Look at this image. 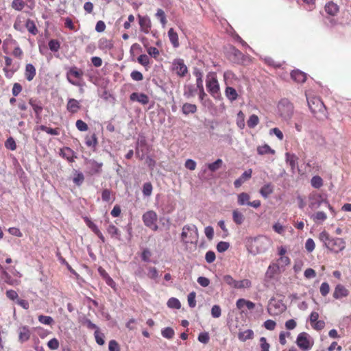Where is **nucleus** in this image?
Returning <instances> with one entry per match:
<instances>
[{"label":"nucleus","mask_w":351,"mask_h":351,"mask_svg":"<svg viewBox=\"0 0 351 351\" xmlns=\"http://www.w3.org/2000/svg\"><path fill=\"white\" fill-rule=\"evenodd\" d=\"M270 245V240L265 236H258L251 238L247 244L250 253L256 255L265 252Z\"/></svg>","instance_id":"f257e3e1"},{"label":"nucleus","mask_w":351,"mask_h":351,"mask_svg":"<svg viewBox=\"0 0 351 351\" xmlns=\"http://www.w3.org/2000/svg\"><path fill=\"white\" fill-rule=\"evenodd\" d=\"M199 240L197 228L194 224H187L183 226L181 233V241L184 244L196 245Z\"/></svg>","instance_id":"f03ea898"},{"label":"nucleus","mask_w":351,"mask_h":351,"mask_svg":"<svg viewBox=\"0 0 351 351\" xmlns=\"http://www.w3.org/2000/svg\"><path fill=\"white\" fill-rule=\"evenodd\" d=\"M306 97L308 108L315 116H318L319 114L325 115V106L319 97H309L306 93Z\"/></svg>","instance_id":"7ed1b4c3"},{"label":"nucleus","mask_w":351,"mask_h":351,"mask_svg":"<svg viewBox=\"0 0 351 351\" xmlns=\"http://www.w3.org/2000/svg\"><path fill=\"white\" fill-rule=\"evenodd\" d=\"M84 72L76 66L70 67L66 72V79L68 82L75 86H82L80 82L82 79Z\"/></svg>","instance_id":"20e7f679"},{"label":"nucleus","mask_w":351,"mask_h":351,"mask_svg":"<svg viewBox=\"0 0 351 351\" xmlns=\"http://www.w3.org/2000/svg\"><path fill=\"white\" fill-rule=\"evenodd\" d=\"M280 116L285 120L290 119L293 112V106L287 99H282L278 105Z\"/></svg>","instance_id":"39448f33"},{"label":"nucleus","mask_w":351,"mask_h":351,"mask_svg":"<svg viewBox=\"0 0 351 351\" xmlns=\"http://www.w3.org/2000/svg\"><path fill=\"white\" fill-rule=\"evenodd\" d=\"M296 344L302 351H309L313 348L314 341L308 333L303 332L298 335Z\"/></svg>","instance_id":"423d86ee"},{"label":"nucleus","mask_w":351,"mask_h":351,"mask_svg":"<svg viewBox=\"0 0 351 351\" xmlns=\"http://www.w3.org/2000/svg\"><path fill=\"white\" fill-rule=\"evenodd\" d=\"M206 88L208 91L213 97H216L219 92V84L218 83L216 74L210 73L206 76Z\"/></svg>","instance_id":"0eeeda50"},{"label":"nucleus","mask_w":351,"mask_h":351,"mask_svg":"<svg viewBox=\"0 0 351 351\" xmlns=\"http://www.w3.org/2000/svg\"><path fill=\"white\" fill-rule=\"evenodd\" d=\"M327 203V199L324 195L314 192L308 196V206L312 210L319 208L322 204Z\"/></svg>","instance_id":"6e6552de"},{"label":"nucleus","mask_w":351,"mask_h":351,"mask_svg":"<svg viewBox=\"0 0 351 351\" xmlns=\"http://www.w3.org/2000/svg\"><path fill=\"white\" fill-rule=\"evenodd\" d=\"M142 219L145 226L154 231L158 230V226L156 224L158 216L156 212L153 210L147 211L143 215Z\"/></svg>","instance_id":"1a4fd4ad"},{"label":"nucleus","mask_w":351,"mask_h":351,"mask_svg":"<svg viewBox=\"0 0 351 351\" xmlns=\"http://www.w3.org/2000/svg\"><path fill=\"white\" fill-rule=\"evenodd\" d=\"M171 70L179 77H184L188 72V69L184 62V60L180 58L176 59L173 61L171 64Z\"/></svg>","instance_id":"9d476101"},{"label":"nucleus","mask_w":351,"mask_h":351,"mask_svg":"<svg viewBox=\"0 0 351 351\" xmlns=\"http://www.w3.org/2000/svg\"><path fill=\"white\" fill-rule=\"evenodd\" d=\"M346 247V241L342 238H331L329 241L328 245L326 246L329 250L338 253L342 251Z\"/></svg>","instance_id":"9b49d317"},{"label":"nucleus","mask_w":351,"mask_h":351,"mask_svg":"<svg viewBox=\"0 0 351 351\" xmlns=\"http://www.w3.org/2000/svg\"><path fill=\"white\" fill-rule=\"evenodd\" d=\"M285 309V305L280 301L271 300L269 301L267 311L271 315H278Z\"/></svg>","instance_id":"f8f14e48"},{"label":"nucleus","mask_w":351,"mask_h":351,"mask_svg":"<svg viewBox=\"0 0 351 351\" xmlns=\"http://www.w3.org/2000/svg\"><path fill=\"white\" fill-rule=\"evenodd\" d=\"M349 293L348 289H347L345 286L338 284L335 288L332 295L335 299L339 300L347 297L349 295Z\"/></svg>","instance_id":"ddd939ff"},{"label":"nucleus","mask_w":351,"mask_h":351,"mask_svg":"<svg viewBox=\"0 0 351 351\" xmlns=\"http://www.w3.org/2000/svg\"><path fill=\"white\" fill-rule=\"evenodd\" d=\"M283 271L280 267L276 265L275 263H271L265 273V278L269 280H271L274 278V276L277 274H280Z\"/></svg>","instance_id":"4468645a"},{"label":"nucleus","mask_w":351,"mask_h":351,"mask_svg":"<svg viewBox=\"0 0 351 351\" xmlns=\"http://www.w3.org/2000/svg\"><path fill=\"white\" fill-rule=\"evenodd\" d=\"M19 333V341L21 343L25 342L28 341L30 338V330L28 326H23L19 328L18 329Z\"/></svg>","instance_id":"2eb2a0df"},{"label":"nucleus","mask_w":351,"mask_h":351,"mask_svg":"<svg viewBox=\"0 0 351 351\" xmlns=\"http://www.w3.org/2000/svg\"><path fill=\"white\" fill-rule=\"evenodd\" d=\"M130 99L132 101H137L143 105L147 104L149 101L147 95L138 93H132L130 96Z\"/></svg>","instance_id":"dca6fc26"},{"label":"nucleus","mask_w":351,"mask_h":351,"mask_svg":"<svg viewBox=\"0 0 351 351\" xmlns=\"http://www.w3.org/2000/svg\"><path fill=\"white\" fill-rule=\"evenodd\" d=\"M139 25L141 30L145 34H147L151 28V21L147 16H138Z\"/></svg>","instance_id":"f3484780"},{"label":"nucleus","mask_w":351,"mask_h":351,"mask_svg":"<svg viewBox=\"0 0 351 351\" xmlns=\"http://www.w3.org/2000/svg\"><path fill=\"white\" fill-rule=\"evenodd\" d=\"M80 108V101L75 99H69L67 105H66V110L74 114L76 113L78 110Z\"/></svg>","instance_id":"a211bd4d"},{"label":"nucleus","mask_w":351,"mask_h":351,"mask_svg":"<svg viewBox=\"0 0 351 351\" xmlns=\"http://www.w3.org/2000/svg\"><path fill=\"white\" fill-rule=\"evenodd\" d=\"M291 77L294 81L298 83H303L306 80V73L300 70L292 71L291 73Z\"/></svg>","instance_id":"6ab92c4d"},{"label":"nucleus","mask_w":351,"mask_h":351,"mask_svg":"<svg viewBox=\"0 0 351 351\" xmlns=\"http://www.w3.org/2000/svg\"><path fill=\"white\" fill-rule=\"evenodd\" d=\"M36 75V69L32 64H27L25 70V76L27 81H32Z\"/></svg>","instance_id":"aec40b11"},{"label":"nucleus","mask_w":351,"mask_h":351,"mask_svg":"<svg viewBox=\"0 0 351 351\" xmlns=\"http://www.w3.org/2000/svg\"><path fill=\"white\" fill-rule=\"evenodd\" d=\"M168 36L169 38V40L173 47L177 48L179 47V40H178V34L174 31L173 28H170L168 31Z\"/></svg>","instance_id":"412c9836"},{"label":"nucleus","mask_w":351,"mask_h":351,"mask_svg":"<svg viewBox=\"0 0 351 351\" xmlns=\"http://www.w3.org/2000/svg\"><path fill=\"white\" fill-rule=\"evenodd\" d=\"M339 6L332 1L325 5V11L330 16L336 15L339 12Z\"/></svg>","instance_id":"4be33fe9"},{"label":"nucleus","mask_w":351,"mask_h":351,"mask_svg":"<svg viewBox=\"0 0 351 351\" xmlns=\"http://www.w3.org/2000/svg\"><path fill=\"white\" fill-rule=\"evenodd\" d=\"M274 192V186L271 183L264 184L260 189V193L264 198H267Z\"/></svg>","instance_id":"5701e85b"},{"label":"nucleus","mask_w":351,"mask_h":351,"mask_svg":"<svg viewBox=\"0 0 351 351\" xmlns=\"http://www.w3.org/2000/svg\"><path fill=\"white\" fill-rule=\"evenodd\" d=\"M29 104L33 108V110L36 114V116L37 117H39L43 111V106H42L40 102L37 101L36 100H34L33 99H30L29 100Z\"/></svg>","instance_id":"b1692460"},{"label":"nucleus","mask_w":351,"mask_h":351,"mask_svg":"<svg viewBox=\"0 0 351 351\" xmlns=\"http://www.w3.org/2000/svg\"><path fill=\"white\" fill-rule=\"evenodd\" d=\"M285 159L287 163H288L292 170H293L296 167L298 158L295 154L286 153Z\"/></svg>","instance_id":"393cba45"},{"label":"nucleus","mask_w":351,"mask_h":351,"mask_svg":"<svg viewBox=\"0 0 351 351\" xmlns=\"http://www.w3.org/2000/svg\"><path fill=\"white\" fill-rule=\"evenodd\" d=\"M290 263L291 260L287 256H279L275 262V263H276V265H278L282 271L285 270V267L289 265Z\"/></svg>","instance_id":"a878e982"},{"label":"nucleus","mask_w":351,"mask_h":351,"mask_svg":"<svg viewBox=\"0 0 351 351\" xmlns=\"http://www.w3.org/2000/svg\"><path fill=\"white\" fill-rule=\"evenodd\" d=\"M182 111L185 115L193 114L197 111V106L195 104L185 103L182 106Z\"/></svg>","instance_id":"bb28decb"},{"label":"nucleus","mask_w":351,"mask_h":351,"mask_svg":"<svg viewBox=\"0 0 351 351\" xmlns=\"http://www.w3.org/2000/svg\"><path fill=\"white\" fill-rule=\"evenodd\" d=\"M232 219L236 224L241 225L243 223L245 217L241 212L236 209L232 212Z\"/></svg>","instance_id":"cd10ccee"},{"label":"nucleus","mask_w":351,"mask_h":351,"mask_svg":"<svg viewBox=\"0 0 351 351\" xmlns=\"http://www.w3.org/2000/svg\"><path fill=\"white\" fill-rule=\"evenodd\" d=\"M193 75L196 77V85L197 88H202L203 86V73L202 71L197 68L193 70Z\"/></svg>","instance_id":"c85d7f7f"},{"label":"nucleus","mask_w":351,"mask_h":351,"mask_svg":"<svg viewBox=\"0 0 351 351\" xmlns=\"http://www.w3.org/2000/svg\"><path fill=\"white\" fill-rule=\"evenodd\" d=\"M225 94L227 98L231 101H235L238 97L237 90L230 86L226 87Z\"/></svg>","instance_id":"c756f323"},{"label":"nucleus","mask_w":351,"mask_h":351,"mask_svg":"<svg viewBox=\"0 0 351 351\" xmlns=\"http://www.w3.org/2000/svg\"><path fill=\"white\" fill-rule=\"evenodd\" d=\"M99 47L102 50H110L113 47V43L110 40L101 38L99 41Z\"/></svg>","instance_id":"7c9ffc66"},{"label":"nucleus","mask_w":351,"mask_h":351,"mask_svg":"<svg viewBox=\"0 0 351 351\" xmlns=\"http://www.w3.org/2000/svg\"><path fill=\"white\" fill-rule=\"evenodd\" d=\"M311 218L315 223H322L327 219L326 214L323 211H318L311 215Z\"/></svg>","instance_id":"2f4dec72"},{"label":"nucleus","mask_w":351,"mask_h":351,"mask_svg":"<svg viewBox=\"0 0 351 351\" xmlns=\"http://www.w3.org/2000/svg\"><path fill=\"white\" fill-rule=\"evenodd\" d=\"M25 26L30 34L32 35L37 34L38 29L33 21L31 19H27L25 23Z\"/></svg>","instance_id":"473e14b6"},{"label":"nucleus","mask_w":351,"mask_h":351,"mask_svg":"<svg viewBox=\"0 0 351 351\" xmlns=\"http://www.w3.org/2000/svg\"><path fill=\"white\" fill-rule=\"evenodd\" d=\"M250 196L247 193H241L238 195V204L240 206L248 205Z\"/></svg>","instance_id":"72a5a7b5"},{"label":"nucleus","mask_w":351,"mask_h":351,"mask_svg":"<svg viewBox=\"0 0 351 351\" xmlns=\"http://www.w3.org/2000/svg\"><path fill=\"white\" fill-rule=\"evenodd\" d=\"M254 332L250 330H246L243 332H241L239 333L238 337L239 339L242 341H245L246 340L251 339L253 338Z\"/></svg>","instance_id":"f704fd0d"},{"label":"nucleus","mask_w":351,"mask_h":351,"mask_svg":"<svg viewBox=\"0 0 351 351\" xmlns=\"http://www.w3.org/2000/svg\"><path fill=\"white\" fill-rule=\"evenodd\" d=\"M257 152L259 155H264L267 154H274L275 150L271 149L269 145L265 144L262 146H259L257 148Z\"/></svg>","instance_id":"c9c22d12"},{"label":"nucleus","mask_w":351,"mask_h":351,"mask_svg":"<svg viewBox=\"0 0 351 351\" xmlns=\"http://www.w3.org/2000/svg\"><path fill=\"white\" fill-rule=\"evenodd\" d=\"M195 92H196V88L194 87L193 85L190 84V85L186 86L184 87V96L186 98L189 99L191 97H194Z\"/></svg>","instance_id":"e433bc0d"},{"label":"nucleus","mask_w":351,"mask_h":351,"mask_svg":"<svg viewBox=\"0 0 351 351\" xmlns=\"http://www.w3.org/2000/svg\"><path fill=\"white\" fill-rule=\"evenodd\" d=\"M107 232L109 234L111 235L112 237L119 239H120V232L119 229L115 227L114 225H109L107 228Z\"/></svg>","instance_id":"4c0bfd02"},{"label":"nucleus","mask_w":351,"mask_h":351,"mask_svg":"<svg viewBox=\"0 0 351 351\" xmlns=\"http://www.w3.org/2000/svg\"><path fill=\"white\" fill-rule=\"evenodd\" d=\"M161 335L164 338L171 339L173 337L175 332L172 328L167 327L161 330Z\"/></svg>","instance_id":"58836bf2"},{"label":"nucleus","mask_w":351,"mask_h":351,"mask_svg":"<svg viewBox=\"0 0 351 351\" xmlns=\"http://www.w3.org/2000/svg\"><path fill=\"white\" fill-rule=\"evenodd\" d=\"M167 306L170 308L179 309L181 307V304L177 298H171L167 301Z\"/></svg>","instance_id":"ea45409f"},{"label":"nucleus","mask_w":351,"mask_h":351,"mask_svg":"<svg viewBox=\"0 0 351 351\" xmlns=\"http://www.w3.org/2000/svg\"><path fill=\"white\" fill-rule=\"evenodd\" d=\"M311 186L315 189H319L323 185V180L320 176H313L311 180Z\"/></svg>","instance_id":"a19ab883"},{"label":"nucleus","mask_w":351,"mask_h":351,"mask_svg":"<svg viewBox=\"0 0 351 351\" xmlns=\"http://www.w3.org/2000/svg\"><path fill=\"white\" fill-rule=\"evenodd\" d=\"M259 123V119L257 115L252 114L247 121V126L250 128H255Z\"/></svg>","instance_id":"79ce46f5"},{"label":"nucleus","mask_w":351,"mask_h":351,"mask_svg":"<svg viewBox=\"0 0 351 351\" xmlns=\"http://www.w3.org/2000/svg\"><path fill=\"white\" fill-rule=\"evenodd\" d=\"M332 237H330L329 234L326 231H322L319 235V240L324 243V245L326 247L328 245L329 241Z\"/></svg>","instance_id":"37998d69"},{"label":"nucleus","mask_w":351,"mask_h":351,"mask_svg":"<svg viewBox=\"0 0 351 351\" xmlns=\"http://www.w3.org/2000/svg\"><path fill=\"white\" fill-rule=\"evenodd\" d=\"M222 163L223 161L221 159H217L214 162L208 164V168L210 171L215 172L221 167Z\"/></svg>","instance_id":"c03bdc74"},{"label":"nucleus","mask_w":351,"mask_h":351,"mask_svg":"<svg viewBox=\"0 0 351 351\" xmlns=\"http://www.w3.org/2000/svg\"><path fill=\"white\" fill-rule=\"evenodd\" d=\"M223 280L231 288L235 289V287H237V280H234L230 275H225L223 277Z\"/></svg>","instance_id":"a18cd8bd"},{"label":"nucleus","mask_w":351,"mask_h":351,"mask_svg":"<svg viewBox=\"0 0 351 351\" xmlns=\"http://www.w3.org/2000/svg\"><path fill=\"white\" fill-rule=\"evenodd\" d=\"M237 125L240 129H243L245 127V115L242 111L237 113Z\"/></svg>","instance_id":"49530a36"},{"label":"nucleus","mask_w":351,"mask_h":351,"mask_svg":"<svg viewBox=\"0 0 351 351\" xmlns=\"http://www.w3.org/2000/svg\"><path fill=\"white\" fill-rule=\"evenodd\" d=\"M236 284H237V287H235V289H237L249 288L251 287V285H252L250 280H249L247 279L237 280Z\"/></svg>","instance_id":"de8ad7c7"},{"label":"nucleus","mask_w":351,"mask_h":351,"mask_svg":"<svg viewBox=\"0 0 351 351\" xmlns=\"http://www.w3.org/2000/svg\"><path fill=\"white\" fill-rule=\"evenodd\" d=\"M156 16L160 20L162 27H165L167 23V19L165 12L162 9H158Z\"/></svg>","instance_id":"09e8293b"},{"label":"nucleus","mask_w":351,"mask_h":351,"mask_svg":"<svg viewBox=\"0 0 351 351\" xmlns=\"http://www.w3.org/2000/svg\"><path fill=\"white\" fill-rule=\"evenodd\" d=\"M38 319L41 324L45 325L50 326L53 323V319L50 316L40 315L38 316Z\"/></svg>","instance_id":"8fccbe9b"},{"label":"nucleus","mask_w":351,"mask_h":351,"mask_svg":"<svg viewBox=\"0 0 351 351\" xmlns=\"http://www.w3.org/2000/svg\"><path fill=\"white\" fill-rule=\"evenodd\" d=\"M97 144V139L95 134L86 138V145L88 147H95Z\"/></svg>","instance_id":"3c124183"},{"label":"nucleus","mask_w":351,"mask_h":351,"mask_svg":"<svg viewBox=\"0 0 351 351\" xmlns=\"http://www.w3.org/2000/svg\"><path fill=\"white\" fill-rule=\"evenodd\" d=\"M152 185L150 182H145L143 186V193L145 196L149 197L152 195Z\"/></svg>","instance_id":"603ef678"},{"label":"nucleus","mask_w":351,"mask_h":351,"mask_svg":"<svg viewBox=\"0 0 351 351\" xmlns=\"http://www.w3.org/2000/svg\"><path fill=\"white\" fill-rule=\"evenodd\" d=\"M197 339L199 342L206 344L210 340V336L208 332H200L198 335Z\"/></svg>","instance_id":"864d4df0"},{"label":"nucleus","mask_w":351,"mask_h":351,"mask_svg":"<svg viewBox=\"0 0 351 351\" xmlns=\"http://www.w3.org/2000/svg\"><path fill=\"white\" fill-rule=\"evenodd\" d=\"M12 7L16 10L21 11L25 7V3L22 0H13Z\"/></svg>","instance_id":"5fc2aeb1"},{"label":"nucleus","mask_w":351,"mask_h":351,"mask_svg":"<svg viewBox=\"0 0 351 351\" xmlns=\"http://www.w3.org/2000/svg\"><path fill=\"white\" fill-rule=\"evenodd\" d=\"M221 315V307L217 305H213L211 308V315L213 318H219Z\"/></svg>","instance_id":"6e6d98bb"},{"label":"nucleus","mask_w":351,"mask_h":351,"mask_svg":"<svg viewBox=\"0 0 351 351\" xmlns=\"http://www.w3.org/2000/svg\"><path fill=\"white\" fill-rule=\"evenodd\" d=\"M196 293L194 291L191 292L187 297L189 306L191 308H194L196 306Z\"/></svg>","instance_id":"4d7b16f0"},{"label":"nucleus","mask_w":351,"mask_h":351,"mask_svg":"<svg viewBox=\"0 0 351 351\" xmlns=\"http://www.w3.org/2000/svg\"><path fill=\"white\" fill-rule=\"evenodd\" d=\"M94 336L95 338V341L97 343H98L100 346H102L104 344V335L99 332V330L95 331Z\"/></svg>","instance_id":"13d9d810"},{"label":"nucleus","mask_w":351,"mask_h":351,"mask_svg":"<svg viewBox=\"0 0 351 351\" xmlns=\"http://www.w3.org/2000/svg\"><path fill=\"white\" fill-rule=\"evenodd\" d=\"M49 47L51 51L56 52L59 50L60 45L57 40L52 39L49 42Z\"/></svg>","instance_id":"bf43d9fd"},{"label":"nucleus","mask_w":351,"mask_h":351,"mask_svg":"<svg viewBox=\"0 0 351 351\" xmlns=\"http://www.w3.org/2000/svg\"><path fill=\"white\" fill-rule=\"evenodd\" d=\"M230 247V244L226 241H220L217 245V250L219 252H224L226 251Z\"/></svg>","instance_id":"052dcab7"},{"label":"nucleus","mask_w":351,"mask_h":351,"mask_svg":"<svg viewBox=\"0 0 351 351\" xmlns=\"http://www.w3.org/2000/svg\"><path fill=\"white\" fill-rule=\"evenodd\" d=\"M59 346V341L56 338H53L47 342L48 348L53 350H57Z\"/></svg>","instance_id":"680f3d73"},{"label":"nucleus","mask_w":351,"mask_h":351,"mask_svg":"<svg viewBox=\"0 0 351 351\" xmlns=\"http://www.w3.org/2000/svg\"><path fill=\"white\" fill-rule=\"evenodd\" d=\"M319 291L322 296H326L330 291V286L328 283L326 282L322 283Z\"/></svg>","instance_id":"e2e57ef3"},{"label":"nucleus","mask_w":351,"mask_h":351,"mask_svg":"<svg viewBox=\"0 0 351 351\" xmlns=\"http://www.w3.org/2000/svg\"><path fill=\"white\" fill-rule=\"evenodd\" d=\"M39 129L43 132H47L49 134H51V135H58V131L57 130V129L48 128L43 125H40Z\"/></svg>","instance_id":"0e129e2a"},{"label":"nucleus","mask_w":351,"mask_h":351,"mask_svg":"<svg viewBox=\"0 0 351 351\" xmlns=\"http://www.w3.org/2000/svg\"><path fill=\"white\" fill-rule=\"evenodd\" d=\"M270 135H275L280 141L283 140L284 135L278 128H272L269 130Z\"/></svg>","instance_id":"69168bd1"},{"label":"nucleus","mask_w":351,"mask_h":351,"mask_svg":"<svg viewBox=\"0 0 351 351\" xmlns=\"http://www.w3.org/2000/svg\"><path fill=\"white\" fill-rule=\"evenodd\" d=\"M147 276L151 279L156 280L158 278V272L156 267H149Z\"/></svg>","instance_id":"338daca9"},{"label":"nucleus","mask_w":351,"mask_h":351,"mask_svg":"<svg viewBox=\"0 0 351 351\" xmlns=\"http://www.w3.org/2000/svg\"><path fill=\"white\" fill-rule=\"evenodd\" d=\"M109 351H120L118 343L115 340H111L108 345Z\"/></svg>","instance_id":"774afa93"}]
</instances>
